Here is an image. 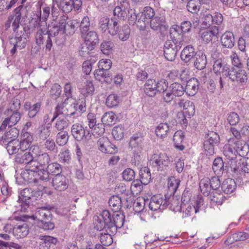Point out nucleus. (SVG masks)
I'll return each instance as SVG.
<instances>
[{
	"instance_id": "obj_1",
	"label": "nucleus",
	"mask_w": 249,
	"mask_h": 249,
	"mask_svg": "<svg viewBox=\"0 0 249 249\" xmlns=\"http://www.w3.org/2000/svg\"><path fill=\"white\" fill-rule=\"evenodd\" d=\"M27 10L20 5L14 9L8 17L5 24V30H8L12 26L15 37L9 36V43L13 45L10 53L13 55L17 49L22 50L25 48L27 40L30 36V27L27 23Z\"/></svg>"
},
{
	"instance_id": "obj_2",
	"label": "nucleus",
	"mask_w": 249,
	"mask_h": 249,
	"mask_svg": "<svg viewBox=\"0 0 249 249\" xmlns=\"http://www.w3.org/2000/svg\"><path fill=\"white\" fill-rule=\"evenodd\" d=\"M95 228L98 231L105 230L107 232L115 234L117 229L123 226L125 216L119 212L111 213L108 210H105L95 218Z\"/></svg>"
},
{
	"instance_id": "obj_3",
	"label": "nucleus",
	"mask_w": 249,
	"mask_h": 249,
	"mask_svg": "<svg viewBox=\"0 0 249 249\" xmlns=\"http://www.w3.org/2000/svg\"><path fill=\"white\" fill-rule=\"evenodd\" d=\"M53 208V207L48 205L37 209L35 216H33L39 228L45 231H53L54 229L55 219L50 211Z\"/></svg>"
},
{
	"instance_id": "obj_4",
	"label": "nucleus",
	"mask_w": 249,
	"mask_h": 249,
	"mask_svg": "<svg viewBox=\"0 0 249 249\" xmlns=\"http://www.w3.org/2000/svg\"><path fill=\"white\" fill-rule=\"evenodd\" d=\"M176 30L174 28H170L169 35L171 40H167L164 44V56L170 61H173L175 59L178 52L183 45L182 39L177 38L174 34V31H176Z\"/></svg>"
},
{
	"instance_id": "obj_5",
	"label": "nucleus",
	"mask_w": 249,
	"mask_h": 249,
	"mask_svg": "<svg viewBox=\"0 0 249 249\" xmlns=\"http://www.w3.org/2000/svg\"><path fill=\"white\" fill-rule=\"evenodd\" d=\"M220 142L218 134L213 131H208L205 133L203 142V147L207 156H211L214 153V149Z\"/></svg>"
},
{
	"instance_id": "obj_6",
	"label": "nucleus",
	"mask_w": 249,
	"mask_h": 249,
	"mask_svg": "<svg viewBox=\"0 0 249 249\" xmlns=\"http://www.w3.org/2000/svg\"><path fill=\"white\" fill-rule=\"evenodd\" d=\"M52 37L53 35L46 25L45 27L40 28L37 31L35 36L36 42L40 48L45 43L46 51L50 52L53 46Z\"/></svg>"
},
{
	"instance_id": "obj_7",
	"label": "nucleus",
	"mask_w": 249,
	"mask_h": 249,
	"mask_svg": "<svg viewBox=\"0 0 249 249\" xmlns=\"http://www.w3.org/2000/svg\"><path fill=\"white\" fill-rule=\"evenodd\" d=\"M150 28L154 31H159L160 35L164 37L169 29V25L165 16L163 14H157L149 21Z\"/></svg>"
},
{
	"instance_id": "obj_8",
	"label": "nucleus",
	"mask_w": 249,
	"mask_h": 249,
	"mask_svg": "<svg viewBox=\"0 0 249 249\" xmlns=\"http://www.w3.org/2000/svg\"><path fill=\"white\" fill-rule=\"evenodd\" d=\"M81 36L85 38V47L83 46L80 51L81 55H84V53L87 52V53H89V51L93 50L95 46L99 43V37L97 33L94 31H89L85 35H82Z\"/></svg>"
},
{
	"instance_id": "obj_9",
	"label": "nucleus",
	"mask_w": 249,
	"mask_h": 249,
	"mask_svg": "<svg viewBox=\"0 0 249 249\" xmlns=\"http://www.w3.org/2000/svg\"><path fill=\"white\" fill-rule=\"evenodd\" d=\"M150 162L158 170H162L169 166L170 160L167 154L164 152L154 153L151 157Z\"/></svg>"
},
{
	"instance_id": "obj_10",
	"label": "nucleus",
	"mask_w": 249,
	"mask_h": 249,
	"mask_svg": "<svg viewBox=\"0 0 249 249\" xmlns=\"http://www.w3.org/2000/svg\"><path fill=\"white\" fill-rule=\"evenodd\" d=\"M32 196V189L26 188L21 191L18 201L21 207V211L26 212L30 206L33 205Z\"/></svg>"
},
{
	"instance_id": "obj_11",
	"label": "nucleus",
	"mask_w": 249,
	"mask_h": 249,
	"mask_svg": "<svg viewBox=\"0 0 249 249\" xmlns=\"http://www.w3.org/2000/svg\"><path fill=\"white\" fill-rule=\"evenodd\" d=\"M90 130L87 129V127L84 128L80 123H75L71 127V135L74 139L78 142L90 137Z\"/></svg>"
},
{
	"instance_id": "obj_12",
	"label": "nucleus",
	"mask_w": 249,
	"mask_h": 249,
	"mask_svg": "<svg viewBox=\"0 0 249 249\" xmlns=\"http://www.w3.org/2000/svg\"><path fill=\"white\" fill-rule=\"evenodd\" d=\"M97 145L98 149L104 153L113 154L118 151L117 146L106 137L100 138L97 141Z\"/></svg>"
},
{
	"instance_id": "obj_13",
	"label": "nucleus",
	"mask_w": 249,
	"mask_h": 249,
	"mask_svg": "<svg viewBox=\"0 0 249 249\" xmlns=\"http://www.w3.org/2000/svg\"><path fill=\"white\" fill-rule=\"evenodd\" d=\"M68 18L65 15L61 16L58 22H55L52 26L48 25L49 28L53 37L57 36L58 34L64 35L66 32V24Z\"/></svg>"
},
{
	"instance_id": "obj_14",
	"label": "nucleus",
	"mask_w": 249,
	"mask_h": 249,
	"mask_svg": "<svg viewBox=\"0 0 249 249\" xmlns=\"http://www.w3.org/2000/svg\"><path fill=\"white\" fill-rule=\"evenodd\" d=\"M27 23L29 25L30 27V33H31L32 28H35L36 27L41 28V24L42 21L41 19V4L39 2L37 4L36 11L35 13L33 12L30 18H27Z\"/></svg>"
},
{
	"instance_id": "obj_15",
	"label": "nucleus",
	"mask_w": 249,
	"mask_h": 249,
	"mask_svg": "<svg viewBox=\"0 0 249 249\" xmlns=\"http://www.w3.org/2000/svg\"><path fill=\"white\" fill-rule=\"evenodd\" d=\"M198 51L192 45L186 46L181 51L180 54L181 60L185 63L193 62Z\"/></svg>"
},
{
	"instance_id": "obj_16",
	"label": "nucleus",
	"mask_w": 249,
	"mask_h": 249,
	"mask_svg": "<svg viewBox=\"0 0 249 249\" xmlns=\"http://www.w3.org/2000/svg\"><path fill=\"white\" fill-rule=\"evenodd\" d=\"M52 184L56 191H63L69 186V180L63 175L56 176L53 178Z\"/></svg>"
},
{
	"instance_id": "obj_17",
	"label": "nucleus",
	"mask_w": 249,
	"mask_h": 249,
	"mask_svg": "<svg viewBox=\"0 0 249 249\" xmlns=\"http://www.w3.org/2000/svg\"><path fill=\"white\" fill-rule=\"evenodd\" d=\"M231 72L232 74L231 75L230 79L232 82L237 81L241 85H246L248 80V76L245 70L242 68L238 70L234 68Z\"/></svg>"
},
{
	"instance_id": "obj_18",
	"label": "nucleus",
	"mask_w": 249,
	"mask_h": 249,
	"mask_svg": "<svg viewBox=\"0 0 249 249\" xmlns=\"http://www.w3.org/2000/svg\"><path fill=\"white\" fill-rule=\"evenodd\" d=\"M220 42L224 48L232 49L235 44V39L233 32L226 31L221 36Z\"/></svg>"
},
{
	"instance_id": "obj_19",
	"label": "nucleus",
	"mask_w": 249,
	"mask_h": 249,
	"mask_svg": "<svg viewBox=\"0 0 249 249\" xmlns=\"http://www.w3.org/2000/svg\"><path fill=\"white\" fill-rule=\"evenodd\" d=\"M199 82L196 78L193 77L187 81L184 88L186 94L190 96L195 95L198 91Z\"/></svg>"
},
{
	"instance_id": "obj_20",
	"label": "nucleus",
	"mask_w": 249,
	"mask_h": 249,
	"mask_svg": "<svg viewBox=\"0 0 249 249\" xmlns=\"http://www.w3.org/2000/svg\"><path fill=\"white\" fill-rule=\"evenodd\" d=\"M156 79H148L143 85V92L148 97H153L157 94Z\"/></svg>"
},
{
	"instance_id": "obj_21",
	"label": "nucleus",
	"mask_w": 249,
	"mask_h": 249,
	"mask_svg": "<svg viewBox=\"0 0 249 249\" xmlns=\"http://www.w3.org/2000/svg\"><path fill=\"white\" fill-rule=\"evenodd\" d=\"M144 143V136L142 133H135L130 138L129 146L131 149H142Z\"/></svg>"
},
{
	"instance_id": "obj_22",
	"label": "nucleus",
	"mask_w": 249,
	"mask_h": 249,
	"mask_svg": "<svg viewBox=\"0 0 249 249\" xmlns=\"http://www.w3.org/2000/svg\"><path fill=\"white\" fill-rule=\"evenodd\" d=\"M219 34V28L214 26L210 30H207L201 33V38L206 43L211 41L213 37L218 38Z\"/></svg>"
},
{
	"instance_id": "obj_23",
	"label": "nucleus",
	"mask_w": 249,
	"mask_h": 249,
	"mask_svg": "<svg viewBox=\"0 0 249 249\" xmlns=\"http://www.w3.org/2000/svg\"><path fill=\"white\" fill-rule=\"evenodd\" d=\"M39 239L41 240L39 249H50L58 242L56 238L49 235L40 236Z\"/></svg>"
},
{
	"instance_id": "obj_24",
	"label": "nucleus",
	"mask_w": 249,
	"mask_h": 249,
	"mask_svg": "<svg viewBox=\"0 0 249 249\" xmlns=\"http://www.w3.org/2000/svg\"><path fill=\"white\" fill-rule=\"evenodd\" d=\"M193 61L194 62V65L196 69L198 70H203L206 68L207 63L206 55L204 52L198 51Z\"/></svg>"
},
{
	"instance_id": "obj_25",
	"label": "nucleus",
	"mask_w": 249,
	"mask_h": 249,
	"mask_svg": "<svg viewBox=\"0 0 249 249\" xmlns=\"http://www.w3.org/2000/svg\"><path fill=\"white\" fill-rule=\"evenodd\" d=\"M40 107V102L32 105L30 102H26L24 104L23 109L25 111H28V115L30 118H34L39 111Z\"/></svg>"
},
{
	"instance_id": "obj_26",
	"label": "nucleus",
	"mask_w": 249,
	"mask_h": 249,
	"mask_svg": "<svg viewBox=\"0 0 249 249\" xmlns=\"http://www.w3.org/2000/svg\"><path fill=\"white\" fill-rule=\"evenodd\" d=\"M132 11V9L130 8H124L118 5L113 10V17H116L119 21L124 20L127 18V14H129L130 12Z\"/></svg>"
},
{
	"instance_id": "obj_27",
	"label": "nucleus",
	"mask_w": 249,
	"mask_h": 249,
	"mask_svg": "<svg viewBox=\"0 0 249 249\" xmlns=\"http://www.w3.org/2000/svg\"><path fill=\"white\" fill-rule=\"evenodd\" d=\"M132 11V9L130 8H124L118 5L113 10V17H116L119 21L124 20L127 18V14H129L130 12Z\"/></svg>"
},
{
	"instance_id": "obj_28",
	"label": "nucleus",
	"mask_w": 249,
	"mask_h": 249,
	"mask_svg": "<svg viewBox=\"0 0 249 249\" xmlns=\"http://www.w3.org/2000/svg\"><path fill=\"white\" fill-rule=\"evenodd\" d=\"M33 136L29 132H25L21 136V140L18 145L21 151H25L31 147L33 141Z\"/></svg>"
},
{
	"instance_id": "obj_29",
	"label": "nucleus",
	"mask_w": 249,
	"mask_h": 249,
	"mask_svg": "<svg viewBox=\"0 0 249 249\" xmlns=\"http://www.w3.org/2000/svg\"><path fill=\"white\" fill-rule=\"evenodd\" d=\"M225 170L226 174L233 175L240 173V166H239V160H226Z\"/></svg>"
},
{
	"instance_id": "obj_30",
	"label": "nucleus",
	"mask_w": 249,
	"mask_h": 249,
	"mask_svg": "<svg viewBox=\"0 0 249 249\" xmlns=\"http://www.w3.org/2000/svg\"><path fill=\"white\" fill-rule=\"evenodd\" d=\"M226 161H224L222 158L218 157L216 158L213 164L212 169L216 175H222L224 173H226L225 170Z\"/></svg>"
},
{
	"instance_id": "obj_31",
	"label": "nucleus",
	"mask_w": 249,
	"mask_h": 249,
	"mask_svg": "<svg viewBox=\"0 0 249 249\" xmlns=\"http://www.w3.org/2000/svg\"><path fill=\"white\" fill-rule=\"evenodd\" d=\"M236 188V183L232 178H228L225 179L221 185V190L225 194L233 193Z\"/></svg>"
},
{
	"instance_id": "obj_32",
	"label": "nucleus",
	"mask_w": 249,
	"mask_h": 249,
	"mask_svg": "<svg viewBox=\"0 0 249 249\" xmlns=\"http://www.w3.org/2000/svg\"><path fill=\"white\" fill-rule=\"evenodd\" d=\"M185 90L183 85L178 82H173L169 87V91H171V93H173V95L176 97L182 96L184 94Z\"/></svg>"
},
{
	"instance_id": "obj_33",
	"label": "nucleus",
	"mask_w": 249,
	"mask_h": 249,
	"mask_svg": "<svg viewBox=\"0 0 249 249\" xmlns=\"http://www.w3.org/2000/svg\"><path fill=\"white\" fill-rule=\"evenodd\" d=\"M108 204L113 212H119L122 207V200L118 196L114 195L109 198Z\"/></svg>"
},
{
	"instance_id": "obj_34",
	"label": "nucleus",
	"mask_w": 249,
	"mask_h": 249,
	"mask_svg": "<svg viewBox=\"0 0 249 249\" xmlns=\"http://www.w3.org/2000/svg\"><path fill=\"white\" fill-rule=\"evenodd\" d=\"M180 179L176 178L174 176L169 178L168 180V190L167 194H168L170 196H174L180 185Z\"/></svg>"
},
{
	"instance_id": "obj_35",
	"label": "nucleus",
	"mask_w": 249,
	"mask_h": 249,
	"mask_svg": "<svg viewBox=\"0 0 249 249\" xmlns=\"http://www.w3.org/2000/svg\"><path fill=\"white\" fill-rule=\"evenodd\" d=\"M120 21L116 17H111L110 18V21L108 29V33L111 36H116L121 26L120 25Z\"/></svg>"
},
{
	"instance_id": "obj_36",
	"label": "nucleus",
	"mask_w": 249,
	"mask_h": 249,
	"mask_svg": "<svg viewBox=\"0 0 249 249\" xmlns=\"http://www.w3.org/2000/svg\"><path fill=\"white\" fill-rule=\"evenodd\" d=\"M184 133L181 131H176L173 136V142L175 147L180 151L183 150L185 146L182 144L184 140Z\"/></svg>"
},
{
	"instance_id": "obj_37",
	"label": "nucleus",
	"mask_w": 249,
	"mask_h": 249,
	"mask_svg": "<svg viewBox=\"0 0 249 249\" xmlns=\"http://www.w3.org/2000/svg\"><path fill=\"white\" fill-rule=\"evenodd\" d=\"M33 160V157L31 155L28 151L24 153H18L15 158V161L18 164H26V165L32 160Z\"/></svg>"
},
{
	"instance_id": "obj_38",
	"label": "nucleus",
	"mask_w": 249,
	"mask_h": 249,
	"mask_svg": "<svg viewBox=\"0 0 249 249\" xmlns=\"http://www.w3.org/2000/svg\"><path fill=\"white\" fill-rule=\"evenodd\" d=\"M171 28H174L177 29L176 31H174V34L177 33L179 35V30H180L182 33H188L191 32L192 28V24L190 21L184 20L182 21L180 26L177 25L172 26Z\"/></svg>"
},
{
	"instance_id": "obj_39",
	"label": "nucleus",
	"mask_w": 249,
	"mask_h": 249,
	"mask_svg": "<svg viewBox=\"0 0 249 249\" xmlns=\"http://www.w3.org/2000/svg\"><path fill=\"white\" fill-rule=\"evenodd\" d=\"M140 179L143 182L144 185L148 184L151 179V175L150 170L148 167H142L139 171Z\"/></svg>"
},
{
	"instance_id": "obj_40",
	"label": "nucleus",
	"mask_w": 249,
	"mask_h": 249,
	"mask_svg": "<svg viewBox=\"0 0 249 249\" xmlns=\"http://www.w3.org/2000/svg\"><path fill=\"white\" fill-rule=\"evenodd\" d=\"M130 31V27L127 24H124L120 27L116 35L120 40L125 41L129 38Z\"/></svg>"
},
{
	"instance_id": "obj_41",
	"label": "nucleus",
	"mask_w": 249,
	"mask_h": 249,
	"mask_svg": "<svg viewBox=\"0 0 249 249\" xmlns=\"http://www.w3.org/2000/svg\"><path fill=\"white\" fill-rule=\"evenodd\" d=\"M52 129L51 124L48 123L46 125H41L37 129L39 139L44 141L50 136Z\"/></svg>"
},
{
	"instance_id": "obj_42",
	"label": "nucleus",
	"mask_w": 249,
	"mask_h": 249,
	"mask_svg": "<svg viewBox=\"0 0 249 249\" xmlns=\"http://www.w3.org/2000/svg\"><path fill=\"white\" fill-rule=\"evenodd\" d=\"M223 154L226 159L225 160H236L237 159V151L230 145L224 147Z\"/></svg>"
},
{
	"instance_id": "obj_43",
	"label": "nucleus",
	"mask_w": 249,
	"mask_h": 249,
	"mask_svg": "<svg viewBox=\"0 0 249 249\" xmlns=\"http://www.w3.org/2000/svg\"><path fill=\"white\" fill-rule=\"evenodd\" d=\"M13 232L16 234L18 238H21L25 237L29 233L28 225L26 223L18 225L17 227L14 228Z\"/></svg>"
},
{
	"instance_id": "obj_44",
	"label": "nucleus",
	"mask_w": 249,
	"mask_h": 249,
	"mask_svg": "<svg viewBox=\"0 0 249 249\" xmlns=\"http://www.w3.org/2000/svg\"><path fill=\"white\" fill-rule=\"evenodd\" d=\"M117 117L112 111L105 113L102 117V122L107 125H112L117 121Z\"/></svg>"
},
{
	"instance_id": "obj_45",
	"label": "nucleus",
	"mask_w": 249,
	"mask_h": 249,
	"mask_svg": "<svg viewBox=\"0 0 249 249\" xmlns=\"http://www.w3.org/2000/svg\"><path fill=\"white\" fill-rule=\"evenodd\" d=\"M169 130V126L167 123H160L156 127L155 133L158 137L163 139L165 138Z\"/></svg>"
},
{
	"instance_id": "obj_46",
	"label": "nucleus",
	"mask_w": 249,
	"mask_h": 249,
	"mask_svg": "<svg viewBox=\"0 0 249 249\" xmlns=\"http://www.w3.org/2000/svg\"><path fill=\"white\" fill-rule=\"evenodd\" d=\"M201 6V2L200 0H189L186 5L187 10L193 14L197 13Z\"/></svg>"
},
{
	"instance_id": "obj_47",
	"label": "nucleus",
	"mask_w": 249,
	"mask_h": 249,
	"mask_svg": "<svg viewBox=\"0 0 249 249\" xmlns=\"http://www.w3.org/2000/svg\"><path fill=\"white\" fill-rule=\"evenodd\" d=\"M85 84L84 88L80 89V92L84 95V98H86L88 96L93 94L95 89L92 81L87 80Z\"/></svg>"
},
{
	"instance_id": "obj_48",
	"label": "nucleus",
	"mask_w": 249,
	"mask_h": 249,
	"mask_svg": "<svg viewBox=\"0 0 249 249\" xmlns=\"http://www.w3.org/2000/svg\"><path fill=\"white\" fill-rule=\"evenodd\" d=\"M34 173V172H31L28 169L23 170L20 174L21 178L23 179L22 182L24 184H28L31 183L32 181L36 182L37 179L33 178Z\"/></svg>"
},
{
	"instance_id": "obj_49",
	"label": "nucleus",
	"mask_w": 249,
	"mask_h": 249,
	"mask_svg": "<svg viewBox=\"0 0 249 249\" xmlns=\"http://www.w3.org/2000/svg\"><path fill=\"white\" fill-rule=\"evenodd\" d=\"M18 144L19 141L17 140L13 139L8 141L6 148L9 155H12L18 152V150L20 149Z\"/></svg>"
},
{
	"instance_id": "obj_50",
	"label": "nucleus",
	"mask_w": 249,
	"mask_h": 249,
	"mask_svg": "<svg viewBox=\"0 0 249 249\" xmlns=\"http://www.w3.org/2000/svg\"><path fill=\"white\" fill-rule=\"evenodd\" d=\"M114 44L111 41L104 40L100 44V49L102 53L107 55L111 54Z\"/></svg>"
},
{
	"instance_id": "obj_51",
	"label": "nucleus",
	"mask_w": 249,
	"mask_h": 249,
	"mask_svg": "<svg viewBox=\"0 0 249 249\" xmlns=\"http://www.w3.org/2000/svg\"><path fill=\"white\" fill-rule=\"evenodd\" d=\"M47 168L49 175L54 176V177L61 175V166L57 162L50 163L47 166Z\"/></svg>"
},
{
	"instance_id": "obj_52",
	"label": "nucleus",
	"mask_w": 249,
	"mask_h": 249,
	"mask_svg": "<svg viewBox=\"0 0 249 249\" xmlns=\"http://www.w3.org/2000/svg\"><path fill=\"white\" fill-rule=\"evenodd\" d=\"M18 135V130L16 127L12 128L9 131L6 132L4 136L1 137L0 141H3V142H4L5 141L6 142L7 141L9 140H17Z\"/></svg>"
},
{
	"instance_id": "obj_53",
	"label": "nucleus",
	"mask_w": 249,
	"mask_h": 249,
	"mask_svg": "<svg viewBox=\"0 0 249 249\" xmlns=\"http://www.w3.org/2000/svg\"><path fill=\"white\" fill-rule=\"evenodd\" d=\"M120 101V97L116 94H111L107 96L106 99V104L109 108H112L118 106Z\"/></svg>"
},
{
	"instance_id": "obj_54",
	"label": "nucleus",
	"mask_w": 249,
	"mask_h": 249,
	"mask_svg": "<svg viewBox=\"0 0 249 249\" xmlns=\"http://www.w3.org/2000/svg\"><path fill=\"white\" fill-rule=\"evenodd\" d=\"M79 26V23L74 20L66 21L65 35H72Z\"/></svg>"
},
{
	"instance_id": "obj_55",
	"label": "nucleus",
	"mask_w": 249,
	"mask_h": 249,
	"mask_svg": "<svg viewBox=\"0 0 249 249\" xmlns=\"http://www.w3.org/2000/svg\"><path fill=\"white\" fill-rule=\"evenodd\" d=\"M69 134L67 131H61L56 136V142L60 146L65 145L68 142Z\"/></svg>"
},
{
	"instance_id": "obj_56",
	"label": "nucleus",
	"mask_w": 249,
	"mask_h": 249,
	"mask_svg": "<svg viewBox=\"0 0 249 249\" xmlns=\"http://www.w3.org/2000/svg\"><path fill=\"white\" fill-rule=\"evenodd\" d=\"M209 178H207L201 180L200 182V188L201 193L205 196H208L211 191L210 184L209 183Z\"/></svg>"
},
{
	"instance_id": "obj_57",
	"label": "nucleus",
	"mask_w": 249,
	"mask_h": 249,
	"mask_svg": "<svg viewBox=\"0 0 249 249\" xmlns=\"http://www.w3.org/2000/svg\"><path fill=\"white\" fill-rule=\"evenodd\" d=\"M172 196L170 209L175 212H181L182 206L184 205L181 203V202H180L179 201V198L177 196Z\"/></svg>"
},
{
	"instance_id": "obj_58",
	"label": "nucleus",
	"mask_w": 249,
	"mask_h": 249,
	"mask_svg": "<svg viewBox=\"0 0 249 249\" xmlns=\"http://www.w3.org/2000/svg\"><path fill=\"white\" fill-rule=\"evenodd\" d=\"M36 159L38 161L39 165L41 167H46L51 161L50 157L47 152H42Z\"/></svg>"
},
{
	"instance_id": "obj_59",
	"label": "nucleus",
	"mask_w": 249,
	"mask_h": 249,
	"mask_svg": "<svg viewBox=\"0 0 249 249\" xmlns=\"http://www.w3.org/2000/svg\"><path fill=\"white\" fill-rule=\"evenodd\" d=\"M78 27H79V30L81 35H84L87 32H89L90 27L89 18L87 16L84 17L81 21L80 24H79Z\"/></svg>"
},
{
	"instance_id": "obj_60",
	"label": "nucleus",
	"mask_w": 249,
	"mask_h": 249,
	"mask_svg": "<svg viewBox=\"0 0 249 249\" xmlns=\"http://www.w3.org/2000/svg\"><path fill=\"white\" fill-rule=\"evenodd\" d=\"M157 93H164L167 90L168 87V81L164 79H161L158 81L156 80Z\"/></svg>"
},
{
	"instance_id": "obj_61",
	"label": "nucleus",
	"mask_w": 249,
	"mask_h": 249,
	"mask_svg": "<svg viewBox=\"0 0 249 249\" xmlns=\"http://www.w3.org/2000/svg\"><path fill=\"white\" fill-rule=\"evenodd\" d=\"M57 5L64 13H69L73 9L72 0H60Z\"/></svg>"
},
{
	"instance_id": "obj_62",
	"label": "nucleus",
	"mask_w": 249,
	"mask_h": 249,
	"mask_svg": "<svg viewBox=\"0 0 249 249\" xmlns=\"http://www.w3.org/2000/svg\"><path fill=\"white\" fill-rule=\"evenodd\" d=\"M69 121L66 118L59 117L55 122V127L58 131H65L64 129L69 126Z\"/></svg>"
},
{
	"instance_id": "obj_63",
	"label": "nucleus",
	"mask_w": 249,
	"mask_h": 249,
	"mask_svg": "<svg viewBox=\"0 0 249 249\" xmlns=\"http://www.w3.org/2000/svg\"><path fill=\"white\" fill-rule=\"evenodd\" d=\"M62 92V88L57 83L53 84L50 91V94L52 98L56 99L60 97Z\"/></svg>"
},
{
	"instance_id": "obj_64",
	"label": "nucleus",
	"mask_w": 249,
	"mask_h": 249,
	"mask_svg": "<svg viewBox=\"0 0 249 249\" xmlns=\"http://www.w3.org/2000/svg\"><path fill=\"white\" fill-rule=\"evenodd\" d=\"M112 134L116 140H121L124 137V128L122 125H118L113 127Z\"/></svg>"
}]
</instances>
